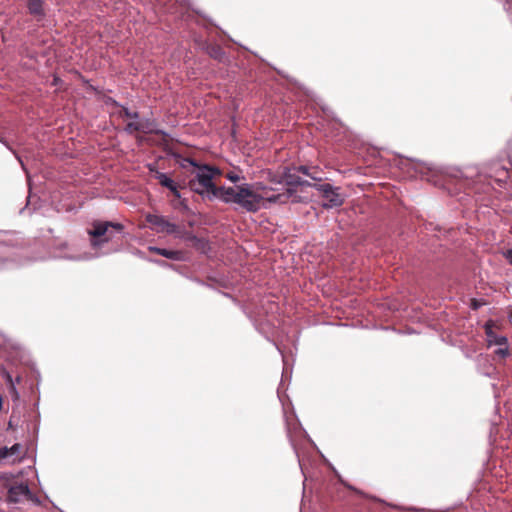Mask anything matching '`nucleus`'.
<instances>
[{
  "mask_svg": "<svg viewBox=\"0 0 512 512\" xmlns=\"http://www.w3.org/2000/svg\"><path fill=\"white\" fill-rule=\"evenodd\" d=\"M215 196L207 195L208 200L219 199L225 204H237L243 210L256 213L261 209V202L264 197L253 190L249 183H242L236 187L217 186Z\"/></svg>",
  "mask_w": 512,
  "mask_h": 512,
  "instance_id": "nucleus-1",
  "label": "nucleus"
},
{
  "mask_svg": "<svg viewBox=\"0 0 512 512\" xmlns=\"http://www.w3.org/2000/svg\"><path fill=\"white\" fill-rule=\"evenodd\" d=\"M406 160L412 163L409 168L413 169L416 173L420 174L422 177H425L428 181H433L435 184L437 183L434 178L438 175L449 176L458 180L461 188L468 190L467 195L474 192H479L478 181L469 180L467 177H464L463 171L458 168H447V167H438L437 165L425 162L415 158H406Z\"/></svg>",
  "mask_w": 512,
  "mask_h": 512,
  "instance_id": "nucleus-2",
  "label": "nucleus"
},
{
  "mask_svg": "<svg viewBox=\"0 0 512 512\" xmlns=\"http://www.w3.org/2000/svg\"><path fill=\"white\" fill-rule=\"evenodd\" d=\"M113 229L116 233L122 234L125 226L120 222L94 220L91 223V227L87 229L89 236V245L94 250H99L109 243L114 238V232L109 229Z\"/></svg>",
  "mask_w": 512,
  "mask_h": 512,
  "instance_id": "nucleus-3",
  "label": "nucleus"
},
{
  "mask_svg": "<svg viewBox=\"0 0 512 512\" xmlns=\"http://www.w3.org/2000/svg\"><path fill=\"white\" fill-rule=\"evenodd\" d=\"M175 238L181 240L187 248L193 249L200 255L208 258L212 256L211 242L206 237L198 236L193 231L180 227Z\"/></svg>",
  "mask_w": 512,
  "mask_h": 512,
  "instance_id": "nucleus-4",
  "label": "nucleus"
},
{
  "mask_svg": "<svg viewBox=\"0 0 512 512\" xmlns=\"http://www.w3.org/2000/svg\"><path fill=\"white\" fill-rule=\"evenodd\" d=\"M20 245L18 233L0 231V270L15 261V249Z\"/></svg>",
  "mask_w": 512,
  "mask_h": 512,
  "instance_id": "nucleus-5",
  "label": "nucleus"
},
{
  "mask_svg": "<svg viewBox=\"0 0 512 512\" xmlns=\"http://www.w3.org/2000/svg\"><path fill=\"white\" fill-rule=\"evenodd\" d=\"M485 176L489 179V185L486 189H489L493 184H496L499 188L506 189L511 178L509 169L500 161L490 163L485 172Z\"/></svg>",
  "mask_w": 512,
  "mask_h": 512,
  "instance_id": "nucleus-6",
  "label": "nucleus"
},
{
  "mask_svg": "<svg viewBox=\"0 0 512 512\" xmlns=\"http://www.w3.org/2000/svg\"><path fill=\"white\" fill-rule=\"evenodd\" d=\"M313 188L320 192L322 197L326 200L322 204L324 209H332L343 205L344 198L339 193V187L329 183H313Z\"/></svg>",
  "mask_w": 512,
  "mask_h": 512,
  "instance_id": "nucleus-7",
  "label": "nucleus"
},
{
  "mask_svg": "<svg viewBox=\"0 0 512 512\" xmlns=\"http://www.w3.org/2000/svg\"><path fill=\"white\" fill-rule=\"evenodd\" d=\"M145 220L151 225V229L155 230L157 233L166 232L169 235L177 234L180 227L168 221L164 216L148 213L145 216Z\"/></svg>",
  "mask_w": 512,
  "mask_h": 512,
  "instance_id": "nucleus-8",
  "label": "nucleus"
},
{
  "mask_svg": "<svg viewBox=\"0 0 512 512\" xmlns=\"http://www.w3.org/2000/svg\"><path fill=\"white\" fill-rule=\"evenodd\" d=\"M291 200L292 203H304L306 198L298 194V190L285 187L281 193L273 194L267 197V201L273 204H286Z\"/></svg>",
  "mask_w": 512,
  "mask_h": 512,
  "instance_id": "nucleus-9",
  "label": "nucleus"
},
{
  "mask_svg": "<svg viewBox=\"0 0 512 512\" xmlns=\"http://www.w3.org/2000/svg\"><path fill=\"white\" fill-rule=\"evenodd\" d=\"M195 177L196 181L202 185V187L205 189L204 192H206L207 195L215 196V190L217 185L214 183L213 174L209 171H206L204 169V164H199V166L196 168Z\"/></svg>",
  "mask_w": 512,
  "mask_h": 512,
  "instance_id": "nucleus-10",
  "label": "nucleus"
},
{
  "mask_svg": "<svg viewBox=\"0 0 512 512\" xmlns=\"http://www.w3.org/2000/svg\"><path fill=\"white\" fill-rule=\"evenodd\" d=\"M32 495L29 485L25 482L9 487L6 500L8 503L18 504L26 500V496Z\"/></svg>",
  "mask_w": 512,
  "mask_h": 512,
  "instance_id": "nucleus-11",
  "label": "nucleus"
},
{
  "mask_svg": "<svg viewBox=\"0 0 512 512\" xmlns=\"http://www.w3.org/2000/svg\"><path fill=\"white\" fill-rule=\"evenodd\" d=\"M299 174V172H296V165L284 166L282 168L284 184H307V187H313V183L303 179Z\"/></svg>",
  "mask_w": 512,
  "mask_h": 512,
  "instance_id": "nucleus-12",
  "label": "nucleus"
},
{
  "mask_svg": "<svg viewBox=\"0 0 512 512\" xmlns=\"http://www.w3.org/2000/svg\"><path fill=\"white\" fill-rule=\"evenodd\" d=\"M476 363L477 370L480 374L489 378H495L496 368L490 362L488 355L479 354L476 358Z\"/></svg>",
  "mask_w": 512,
  "mask_h": 512,
  "instance_id": "nucleus-13",
  "label": "nucleus"
},
{
  "mask_svg": "<svg viewBox=\"0 0 512 512\" xmlns=\"http://www.w3.org/2000/svg\"><path fill=\"white\" fill-rule=\"evenodd\" d=\"M296 172L310 178L315 183H321L325 179L324 172L318 166L296 165Z\"/></svg>",
  "mask_w": 512,
  "mask_h": 512,
  "instance_id": "nucleus-14",
  "label": "nucleus"
},
{
  "mask_svg": "<svg viewBox=\"0 0 512 512\" xmlns=\"http://www.w3.org/2000/svg\"><path fill=\"white\" fill-rule=\"evenodd\" d=\"M45 0H27L28 13L35 18L37 22H41L46 18V11L44 8Z\"/></svg>",
  "mask_w": 512,
  "mask_h": 512,
  "instance_id": "nucleus-15",
  "label": "nucleus"
},
{
  "mask_svg": "<svg viewBox=\"0 0 512 512\" xmlns=\"http://www.w3.org/2000/svg\"><path fill=\"white\" fill-rule=\"evenodd\" d=\"M203 50L219 63L225 64L229 62V56L220 45L206 43Z\"/></svg>",
  "mask_w": 512,
  "mask_h": 512,
  "instance_id": "nucleus-16",
  "label": "nucleus"
},
{
  "mask_svg": "<svg viewBox=\"0 0 512 512\" xmlns=\"http://www.w3.org/2000/svg\"><path fill=\"white\" fill-rule=\"evenodd\" d=\"M148 250L151 252H154L158 255H161L167 259L173 260V261H184L185 255L184 252L180 250H172L167 248H161L157 246H149Z\"/></svg>",
  "mask_w": 512,
  "mask_h": 512,
  "instance_id": "nucleus-17",
  "label": "nucleus"
},
{
  "mask_svg": "<svg viewBox=\"0 0 512 512\" xmlns=\"http://www.w3.org/2000/svg\"><path fill=\"white\" fill-rule=\"evenodd\" d=\"M147 168L149 172L153 175V177L159 182V184L167 188L169 186H172V183L175 181L172 179L167 173L161 172L156 168L155 164H148Z\"/></svg>",
  "mask_w": 512,
  "mask_h": 512,
  "instance_id": "nucleus-18",
  "label": "nucleus"
},
{
  "mask_svg": "<svg viewBox=\"0 0 512 512\" xmlns=\"http://www.w3.org/2000/svg\"><path fill=\"white\" fill-rule=\"evenodd\" d=\"M486 336L488 346L497 345L502 346L508 344V339L504 335L495 333L491 327L486 328Z\"/></svg>",
  "mask_w": 512,
  "mask_h": 512,
  "instance_id": "nucleus-19",
  "label": "nucleus"
},
{
  "mask_svg": "<svg viewBox=\"0 0 512 512\" xmlns=\"http://www.w3.org/2000/svg\"><path fill=\"white\" fill-rule=\"evenodd\" d=\"M183 187L188 188L191 192H194L200 195L203 199H207L205 189L200 185L198 181H196V177L191 178L187 182H183Z\"/></svg>",
  "mask_w": 512,
  "mask_h": 512,
  "instance_id": "nucleus-20",
  "label": "nucleus"
},
{
  "mask_svg": "<svg viewBox=\"0 0 512 512\" xmlns=\"http://www.w3.org/2000/svg\"><path fill=\"white\" fill-rule=\"evenodd\" d=\"M2 144H3V145H4V146L9 150V151H11V152L14 154L15 158H16V159L18 160V162L20 163V165H21V167H22L23 171L26 173V176H27V182H28V185H29V190H31V184H30V182H31V177H30V174H29V172H28V170H27V168H26V166H25V164H24V162H23V160H22L21 156H20V155H19V154H18V153H17V152H16V151L11 147V146H10V144L8 143V141H7L5 138L3 139Z\"/></svg>",
  "mask_w": 512,
  "mask_h": 512,
  "instance_id": "nucleus-21",
  "label": "nucleus"
},
{
  "mask_svg": "<svg viewBox=\"0 0 512 512\" xmlns=\"http://www.w3.org/2000/svg\"><path fill=\"white\" fill-rule=\"evenodd\" d=\"M2 144H3V145H4V146L9 150V151H11V152L14 154L15 158H16V159L18 160V162L20 163V165H21V167H22L23 171L26 173V176H27V182H28V185H29V190H31V184H30V182H31V177H30V174H29V172H28V170H27V168H26V166H25V164H24V162H23V160H22L21 156H20V155H19V154H18V153H17V152H16V151L11 147V146H10V144L8 143V141H7L5 138L3 139Z\"/></svg>",
  "mask_w": 512,
  "mask_h": 512,
  "instance_id": "nucleus-22",
  "label": "nucleus"
},
{
  "mask_svg": "<svg viewBox=\"0 0 512 512\" xmlns=\"http://www.w3.org/2000/svg\"><path fill=\"white\" fill-rule=\"evenodd\" d=\"M2 144H3V145H4V146L9 150V151H11V152L14 154L15 158H16V159L18 160V162L20 163V165H21V167H22L23 171L26 173V176H27V182H28V185H29V190H31V184H30V182H31V177H30V174H29V172H28V170H27V168H26V166H25V164H24V162H23V160H22L21 156H20V155H19V154H18V153H17V152H16V151L11 147V146H10V144L8 143V141H7L5 138L3 139Z\"/></svg>",
  "mask_w": 512,
  "mask_h": 512,
  "instance_id": "nucleus-23",
  "label": "nucleus"
},
{
  "mask_svg": "<svg viewBox=\"0 0 512 512\" xmlns=\"http://www.w3.org/2000/svg\"><path fill=\"white\" fill-rule=\"evenodd\" d=\"M140 125L144 127V130H140L142 133H155V134H164L162 130H157L154 128L155 122L154 120H151L150 118H144L140 122Z\"/></svg>",
  "mask_w": 512,
  "mask_h": 512,
  "instance_id": "nucleus-24",
  "label": "nucleus"
},
{
  "mask_svg": "<svg viewBox=\"0 0 512 512\" xmlns=\"http://www.w3.org/2000/svg\"><path fill=\"white\" fill-rule=\"evenodd\" d=\"M174 157L178 160V164L181 168L186 169L189 166H192L194 168H197L199 166V162L193 158L190 157H184L180 154H175Z\"/></svg>",
  "mask_w": 512,
  "mask_h": 512,
  "instance_id": "nucleus-25",
  "label": "nucleus"
},
{
  "mask_svg": "<svg viewBox=\"0 0 512 512\" xmlns=\"http://www.w3.org/2000/svg\"><path fill=\"white\" fill-rule=\"evenodd\" d=\"M0 375L6 382L7 386H10L12 384H18L21 381V376L13 377L12 374L4 367H0Z\"/></svg>",
  "mask_w": 512,
  "mask_h": 512,
  "instance_id": "nucleus-26",
  "label": "nucleus"
},
{
  "mask_svg": "<svg viewBox=\"0 0 512 512\" xmlns=\"http://www.w3.org/2000/svg\"><path fill=\"white\" fill-rule=\"evenodd\" d=\"M333 471H334V473H335L336 477L338 478V481H339V482H340L344 487H346L347 489H349V490H351V491L355 492V493H356V494H358V495H361V496H363V495H364V493H363L361 490L357 489L355 486L351 485L349 482H347L346 480H344V479L342 478V476L340 475V473H339L337 470H335V469L333 468Z\"/></svg>",
  "mask_w": 512,
  "mask_h": 512,
  "instance_id": "nucleus-27",
  "label": "nucleus"
},
{
  "mask_svg": "<svg viewBox=\"0 0 512 512\" xmlns=\"http://www.w3.org/2000/svg\"><path fill=\"white\" fill-rule=\"evenodd\" d=\"M318 105L327 118H330L335 122L339 121L338 118L336 117L334 110L331 107H329L325 103H318Z\"/></svg>",
  "mask_w": 512,
  "mask_h": 512,
  "instance_id": "nucleus-28",
  "label": "nucleus"
},
{
  "mask_svg": "<svg viewBox=\"0 0 512 512\" xmlns=\"http://www.w3.org/2000/svg\"><path fill=\"white\" fill-rule=\"evenodd\" d=\"M39 403H34V408L37 410L36 417H35V423L32 428V434L35 439H37L39 434V428H40V412L38 410Z\"/></svg>",
  "mask_w": 512,
  "mask_h": 512,
  "instance_id": "nucleus-29",
  "label": "nucleus"
},
{
  "mask_svg": "<svg viewBox=\"0 0 512 512\" xmlns=\"http://www.w3.org/2000/svg\"><path fill=\"white\" fill-rule=\"evenodd\" d=\"M140 130H144V127L140 125V123L138 122H128L124 127V131L127 134H131L133 132H140Z\"/></svg>",
  "mask_w": 512,
  "mask_h": 512,
  "instance_id": "nucleus-30",
  "label": "nucleus"
},
{
  "mask_svg": "<svg viewBox=\"0 0 512 512\" xmlns=\"http://www.w3.org/2000/svg\"><path fill=\"white\" fill-rule=\"evenodd\" d=\"M180 188H184L183 183L181 184V183H177L176 181H174L172 183V186H169L166 189H168L173 194V196L175 198L181 199V193L179 191Z\"/></svg>",
  "mask_w": 512,
  "mask_h": 512,
  "instance_id": "nucleus-31",
  "label": "nucleus"
},
{
  "mask_svg": "<svg viewBox=\"0 0 512 512\" xmlns=\"http://www.w3.org/2000/svg\"><path fill=\"white\" fill-rule=\"evenodd\" d=\"M494 353L496 356H498L500 358H506V357L510 356L508 344L499 346V348H497L494 351Z\"/></svg>",
  "mask_w": 512,
  "mask_h": 512,
  "instance_id": "nucleus-32",
  "label": "nucleus"
},
{
  "mask_svg": "<svg viewBox=\"0 0 512 512\" xmlns=\"http://www.w3.org/2000/svg\"><path fill=\"white\" fill-rule=\"evenodd\" d=\"M485 304H486V301L484 299L472 298L470 300L469 307H470V309L476 311V310L480 309L482 306H484Z\"/></svg>",
  "mask_w": 512,
  "mask_h": 512,
  "instance_id": "nucleus-33",
  "label": "nucleus"
},
{
  "mask_svg": "<svg viewBox=\"0 0 512 512\" xmlns=\"http://www.w3.org/2000/svg\"><path fill=\"white\" fill-rule=\"evenodd\" d=\"M22 451V445L20 443H15L11 447H8V456H18Z\"/></svg>",
  "mask_w": 512,
  "mask_h": 512,
  "instance_id": "nucleus-34",
  "label": "nucleus"
},
{
  "mask_svg": "<svg viewBox=\"0 0 512 512\" xmlns=\"http://www.w3.org/2000/svg\"><path fill=\"white\" fill-rule=\"evenodd\" d=\"M30 205H31V195L29 194L27 196V203H26V205L23 208H21L19 210V214L20 215H24V214L27 213L28 215H31L32 212L35 210V208H30Z\"/></svg>",
  "mask_w": 512,
  "mask_h": 512,
  "instance_id": "nucleus-35",
  "label": "nucleus"
},
{
  "mask_svg": "<svg viewBox=\"0 0 512 512\" xmlns=\"http://www.w3.org/2000/svg\"><path fill=\"white\" fill-rule=\"evenodd\" d=\"M8 391H9V394L11 395L13 402H16L19 400L20 394L16 387V384H12V385L8 386Z\"/></svg>",
  "mask_w": 512,
  "mask_h": 512,
  "instance_id": "nucleus-36",
  "label": "nucleus"
},
{
  "mask_svg": "<svg viewBox=\"0 0 512 512\" xmlns=\"http://www.w3.org/2000/svg\"><path fill=\"white\" fill-rule=\"evenodd\" d=\"M103 102L106 106L108 107H119V106H122V104L120 102H118L117 100H115L113 97H110V96H105L103 98Z\"/></svg>",
  "mask_w": 512,
  "mask_h": 512,
  "instance_id": "nucleus-37",
  "label": "nucleus"
},
{
  "mask_svg": "<svg viewBox=\"0 0 512 512\" xmlns=\"http://www.w3.org/2000/svg\"><path fill=\"white\" fill-rule=\"evenodd\" d=\"M502 3L504 10L509 15L512 22V0H498Z\"/></svg>",
  "mask_w": 512,
  "mask_h": 512,
  "instance_id": "nucleus-38",
  "label": "nucleus"
},
{
  "mask_svg": "<svg viewBox=\"0 0 512 512\" xmlns=\"http://www.w3.org/2000/svg\"><path fill=\"white\" fill-rule=\"evenodd\" d=\"M269 181L274 184L282 185L284 184V180H282V172L279 174H270Z\"/></svg>",
  "mask_w": 512,
  "mask_h": 512,
  "instance_id": "nucleus-39",
  "label": "nucleus"
},
{
  "mask_svg": "<svg viewBox=\"0 0 512 512\" xmlns=\"http://www.w3.org/2000/svg\"><path fill=\"white\" fill-rule=\"evenodd\" d=\"M204 169L206 171H209L210 173L213 174V179L218 176V175H221V170L216 167V166H212V165H209V164H204Z\"/></svg>",
  "mask_w": 512,
  "mask_h": 512,
  "instance_id": "nucleus-40",
  "label": "nucleus"
},
{
  "mask_svg": "<svg viewBox=\"0 0 512 512\" xmlns=\"http://www.w3.org/2000/svg\"><path fill=\"white\" fill-rule=\"evenodd\" d=\"M65 258L69 259V260L80 261V260H90L93 258V256H91L88 253H85L83 255H78V256H66Z\"/></svg>",
  "mask_w": 512,
  "mask_h": 512,
  "instance_id": "nucleus-41",
  "label": "nucleus"
},
{
  "mask_svg": "<svg viewBox=\"0 0 512 512\" xmlns=\"http://www.w3.org/2000/svg\"><path fill=\"white\" fill-rule=\"evenodd\" d=\"M19 423H20V415H18L17 420L9 418L7 429L15 430L19 426Z\"/></svg>",
  "mask_w": 512,
  "mask_h": 512,
  "instance_id": "nucleus-42",
  "label": "nucleus"
},
{
  "mask_svg": "<svg viewBox=\"0 0 512 512\" xmlns=\"http://www.w3.org/2000/svg\"><path fill=\"white\" fill-rule=\"evenodd\" d=\"M502 255L506 259V261L510 265H512V248L502 251Z\"/></svg>",
  "mask_w": 512,
  "mask_h": 512,
  "instance_id": "nucleus-43",
  "label": "nucleus"
},
{
  "mask_svg": "<svg viewBox=\"0 0 512 512\" xmlns=\"http://www.w3.org/2000/svg\"><path fill=\"white\" fill-rule=\"evenodd\" d=\"M26 500L32 502L33 504H35L37 506L41 504L40 498L37 495H35L33 492H32V495L26 496Z\"/></svg>",
  "mask_w": 512,
  "mask_h": 512,
  "instance_id": "nucleus-44",
  "label": "nucleus"
},
{
  "mask_svg": "<svg viewBox=\"0 0 512 512\" xmlns=\"http://www.w3.org/2000/svg\"><path fill=\"white\" fill-rule=\"evenodd\" d=\"M179 200H180L179 205H180L181 209L186 212L190 211V208L188 205V200L185 198L184 199L181 198Z\"/></svg>",
  "mask_w": 512,
  "mask_h": 512,
  "instance_id": "nucleus-45",
  "label": "nucleus"
},
{
  "mask_svg": "<svg viewBox=\"0 0 512 512\" xmlns=\"http://www.w3.org/2000/svg\"><path fill=\"white\" fill-rule=\"evenodd\" d=\"M7 458H9L8 447L7 446L0 447V461L3 459H7Z\"/></svg>",
  "mask_w": 512,
  "mask_h": 512,
  "instance_id": "nucleus-46",
  "label": "nucleus"
},
{
  "mask_svg": "<svg viewBox=\"0 0 512 512\" xmlns=\"http://www.w3.org/2000/svg\"><path fill=\"white\" fill-rule=\"evenodd\" d=\"M195 283L201 285V286H205V287H208L210 289H215L211 284L205 282L204 280H201L199 278H193L192 279Z\"/></svg>",
  "mask_w": 512,
  "mask_h": 512,
  "instance_id": "nucleus-47",
  "label": "nucleus"
},
{
  "mask_svg": "<svg viewBox=\"0 0 512 512\" xmlns=\"http://www.w3.org/2000/svg\"><path fill=\"white\" fill-rule=\"evenodd\" d=\"M227 179L233 183H236L240 180V176L238 174H235V173H229L227 174Z\"/></svg>",
  "mask_w": 512,
  "mask_h": 512,
  "instance_id": "nucleus-48",
  "label": "nucleus"
},
{
  "mask_svg": "<svg viewBox=\"0 0 512 512\" xmlns=\"http://www.w3.org/2000/svg\"><path fill=\"white\" fill-rule=\"evenodd\" d=\"M218 292H219V293H221L224 297L229 298V299H231L234 303L238 304V300H237V299H236L232 294H230V293H228V292L219 291V290H218Z\"/></svg>",
  "mask_w": 512,
  "mask_h": 512,
  "instance_id": "nucleus-49",
  "label": "nucleus"
},
{
  "mask_svg": "<svg viewBox=\"0 0 512 512\" xmlns=\"http://www.w3.org/2000/svg\"><path fill=\"white\" fill-rule=\"evenodd\" d=\"M119 108H121L122 110V114L123 116L127 117V114H129L131 112V110L124 104H122V106H119Z\"/></svg>",
  "mask_w": 512,
  "mask_h": 512,
  "instance_id": "nucleus-50",
  "label": "nucleus"
},
{
  "mask_svg": "<svg viewBox=\"0 0 512 512\" xmlns=\"http://www.w3.org/2000/svg\"><path fill=\"white\" fill-rule=\"evenodd\" d=\"M127 118H131V119H139L140 118V115L137 111H131L129 114H127Z\"/></svg>",
  "mask_w": 512,
  "mask_h": 512,
  "instance_id": "nucleus-51",
  "label": "nucleus"
},
{
  "mask_svg": "<svg viewBox=\"0 0 512 512\" xmlns=\"http://www.w3.org/2000/svg\"><path fill=\"white\" fill-rule=\"evenodd\" d=\"M18 415L21 416V412L18 411L16 408H13L10 418L14 419V420H17Z\"/></svg>",
  "mask_w": 512,
  "mask_h": 512,
  "instance_id": "nucleus-52",
  "label": "nucleus"
},
{
  "mask_svg": "<svg viewBox=\"0 0 512 512\" xmlns=\"http://www.w3.org/2000/svg\"><path fill=\"white\" fill-rule=\"evenodd\" d=\"M285 186L293 189H298V187H307V184H284Z\"/></svg>",
  "mask_w": 512,
  "mask_h": 512,
  "instance_id": "nucleus-53",
  "label": "nucleus"
},
{
  "mask_svg": "<svg viewBox=\"0 0 512 512\" xmlns=\"http://www.w3.org/2000/svg\"><path fill=\"white\" fill-rule=\"evenodd\" d=\"M152 262L160 265V266H163V267H166V266H170L167 262H165L164 260H159V259H155V260H151Z\"/></svg>",
  "mask_w": 512,
  "mask_h": 512,
  "instance_id": "nucleus-54",
  "label": "nucleus"
},
{
  "mask_svg": "<svg viewBox=\"0 0 512 512\" xmlns=\"http://www.w3.org/2000/svg\"><path fill=\"white\" fill-rule=\"evenodd\" d=\"M256 186H257V188H259L261 190H272V191L276 190L275 188H268L267 186L262 185L261 183H257Z\"/></svg>",
  "mask_w": 512,
  "mask_h": 512,
  "instance_id": "nucleus-55",
  "label": "nucleus"
},
{
  "mask_svg": "<svg viewBox=\"0 0 512 512\" xmlns=\"http://www.w3.org/2000/svg\"><path fill=\"white\" fill-rule=\"evenodd\" d=\"M270 342L276 347L277 351L282 355V357L284 358V355H283V352L281 350V348L277 345V343L273 340H270Z\"/></svg>",
  "mask_w": 512,
  "mask_h": 512,
  "instance_id": "nucleus-56",
  "label": "nucleus"
},
{
  "mask_svg": "<svg viewBox=\"0 0 512 512\" xmlns=\"http://www.w3.org/2000/svg\"><path fill=\"white\" fill-rule=\"evenodd\" d=\"M4 399L3 396H0V411L3 409Z\"/></svg>",
  "mask_w": 512,
  "mask_h": 512,
  "instance_id": "nucleus-57",
  "label": "nucleus"
},
{
  "mask_svg": "<svg viewBox=\"0 0 512 512\" xmlns=\"http://www.w3.org/2000/svg\"><path fill=\"white\" fill-rule=\"evenodd\" d=\"M60 79L58 77H54L53 84H57Z\"/></svg>",
  "mask_w": 512,
  "mask_h": 512,
  "instance_id": "nucleus-58",
  "label": "nucleus"
},
{
  "mask_svg": "<svg viewBox=\"0 0 512 512\" xmlns=\"http://www.w3.org/2000/svg\"><path fill=\"white\" fill-rule=\"evenodd\" d=\"M117 251H118V249H113L110 251V253L117 252ZM107 254H109V252L103 253L102 255H107Z\"/></svg>",
  "mask_w": 512,
  "mask_h": 512,
  "instance_id": "nucleus-59",
  "label": "nucleus"
},
{
  "mask_svg": "<svg viewBox=\"0 0 512 512\" xmlns=\"http://www.w3.org/2000/svg\"><path fill=\"white\" fill-rule=\"evenodd\" d=\"M508 318L512 322V312L509 314Z\"/></svg>",
  "mask_w": 512,
  "mask_h": 512,
  "instance_id": "nucleus-60",
  "label": "nucleus"
},
{
  "mask_svg": "<svg viewBox=\"0 0 512 512\" xmlns=\"http://www.w3.org/2000/svg\"><path fill=\"white\" fill-rule=\"evenodd\" d=\"M4 137L0 136V143H2Z\"/></svg>",
  "mask_w": 512,
  "mask_h": 512,
  "instance_id": "nucleus-61",
  "label": "nucleus"
}]
</instances>
